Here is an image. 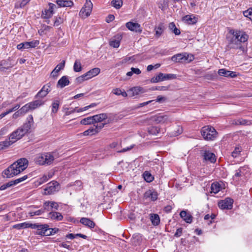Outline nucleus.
Wrapping results in <instances>:
<instances>
[{"instance_id": "nucleus-38", "label": "nucleus", "mask_w": 252, "mask_h": 252, "mask_svg": "<svg viewBox=\"0 0 252 252\" xmlns=\"http://www.w3.org/2000/svg\"><path fill=\"white\" fill-rule=\"evenodd\" d=\"M211 192L215 194L218 193L220 189V186L218 183H213L211 185Z\"/></svg>"}, {"instance_id": "nucleus-27", "label": "nucleus", "mask_w": 252, "mask_h": 252, "mask_svg": "<svg viewBox=\"0 0 252 252\" xmlns=\"http://www.w3.org/2000/svg\"><path fill=\"white\" fill-rule=\"evenodd\" d=\"M148 132L149 134L152 135L157 136L161 132L159 127L157 126H150L148 127Z\"/></svg>"}, {"instance_id": "nucleus-17", "label": "nucleus", "mask_w": 252, "mask_h": 252, "mask_svg": "<svg viewBox=\"0 0 252 252\" xmlns=\"http://www.w3.org/2000/svg\"><path fill=\"white\" fill-rule=\"evenodd\" d=\"M218 73L219 75L226 77L234 78L237 75L236 72L227 70L225 68L219 69Z\"/></svg>"}, {"instance_id": "nucleus-58", "label": "nucleus", "mask_w": 252, "mask_h": 252, "mask_svg": "<svg viewBox=\"0 0 252 252\" xmlns=\"http://www.w3.org/2000/svg\"><path fill=\"white\" fill-rule=\"evenodd\" d=\"M63 23V19L61 17H56V20L54 22V26H58L60 25H61L62 23Z\"/></svg>"}, {"instance_id": "nucleus-60", "label": "nucleus", "mask_w": 252, "mask_h": 252, "mask_svg": "<svg viewBox=\"0 0 252 252\" xmlns=\"http://www.w3.org/2000/svg\"><path fill=\"white\" fill-rule=\"evenodd\" d=\"M182 233L183 228L182 227H180L177 229L176 232L174 234V237L177 238L179 237L182 235Z\"/></svg>"}, {"instance_id": "nucleus-16", "label": "nucleus", "mask_w": 252, "mask_h": 252, "mask_svg": "<svg viewBox=\"0 0 252 252\" xmlns=\"http://www.w3.org/2000/svg\"><path fill=\"white\" fill-rule=\"evenodd\" d=\"M126 27L130 31L137 32H141L142 29L140 25L137 23L128 22L126 23Z\"/></svg>"}, {"instance_id": "nucleus-24", "label": "nucleus", "mask_w": 252, "mask_h": 252, "mask_svg": "<svg viewBox=\"0 0 252 252\" xmlns=\"http://www.w3.org/2000/svg\"><path fill=\"white\" fill-rule=\"evenodd\" d=\"M55 153H45L44 155V164L50 165L55 159Z\"/></svg>"}, {"instance_id": "nucleus-54", "label": "nucleus", "mask_w": 252, "mask_h": 252, "mask_svg": "<svg viewBox=\"0 0 252 252\" xmlns=\"http://www.w3.org/2000/svg\"><path fill=\"white\" fill-rule=\"evenodd\" d=\"M241 149L239 147H236L234 151L231 153V156L234 158H237L241 153Z\"/></svg>"}, {"instance_id": "nucleus-5", "label": "nucleus", "mask_w": 252, "mask_h": 252, "mask_svg": "<svg viewBox=\"0 0 252 252\" xmlns=\"http://www.w3.org/2000/svg\"><path fill=\"white\" fill-rule=\"evenodd\" d=\"M192 54L187 53L177 54L171 57V61L175 63H189L194 60Z\"/></svg>"}, {"instance_id": "nucleus-48", "label": "nucleus", "mask_w": 252, "mask_h": 252, "mask_svg": "<svg viewBox=\"0 0 252 252\" xmlns=\"http://www.w3.org/2000/svg\"><path fill=\"white\" fill-rule=\"evenodd\" d=\"M20 111L21 114L22 115H24L27 113L30 110H31L30 105L28 104V103L25 104L24 106L22 107V108L19 110Z\"/></svg>"}, {"instance_id": "nucleus-1", "label": "nucleus", "mask_w": 252, "mask_h": 252, "mask_svg": "<svg viewBox=\"0 0 252 252\" xmlns=\"http://www.w3.org/2000/svg\"><path fill=\"white\" fill-rule=\"evenodd\" d=\"M28 165V160L26 158H20L3 170L2 176L3 178H12L25 170Z\"/></svg>"}, {"instance_id": "nucleus-55", "label": "nucleus", "mask_w": 252, "mask_h": 252, "mask_svg": "<svg viewBox=\"0 0 252 252\" xmlns=\"http://www.w3.org/2000/svg\"><path fill=\"white\" fill-rule=\"evenodd\" d=\"M49 203V205H50V209L51 210L55 209L56 210H58L59 209V205L57 202L55 201H48Z\"/></svg>"}, {"instance_id": "nucleus-42", "label": "nucleus", "mask_w": 252, "mask_h": 252, "mask_svg": "<svg viewBox=\"0 0 252 252\" xmlns=\"http://www.w3.org/2000/svg\"><path fill=\"white\" fill-rule=\"evenodd\" d=\"M164 27L162 24H160L158 25V27L155 28L156 31V36L158 37H159L162 33L163 32Z\"/></svg>"}, {"instance_id": "nucleus-30", "label": "nucleus", "mask_w": 252, "mask_h": 252, "mask_svg": "<svg viewBox=\"0 0 252 252\" xmlns=\"http://www.w3.org/2000/svg\"><path fill=\"white\" fill-rule=\"evenodd\" d=\"M100 72V69L99 68L95 67L90 70L85 74L87 76V78L89 79L98 75Z\"/></svg>"}, {"instance_id": "nucleus-13", "label": "nucleus", "mask_w": 252, "mask_h": 252, "mask_svg": "<svg viewBox=\"0 0 252 252\" xmlns=\"http://www.w3.org/2000/svg\"><path fill=\"white\" fill-rule=\"evenodd\" d=\"M233 202L232 198L227 197L224 200L220 201L218 202V206L221 209L230 210L232 208Z\"/></svg>"}, {"instance_id": "nucleus-37", "label": "nucleus", "mask_w": 252, "mask_h": 252, "mask_svg": "<svg viewBox=\"0 0 252 252\" xmlns=\"http://www.w3.org/2000/svg\"><path fill=\"white\" fill-rule=\"evenodd\" d=\"M60 106V101L58 100H54L51 105V108H52V113H56L59 108Z\"/></svg>"}, {"instance_id": "nucleus-61", "label": "nucleus", "mask_w": 252, "mask_h": 252, "mask_svg": "<svg viewBox=\"0 0 252 252\" xmlns=\"http://www.w3.org/2000/svg\"><path fill=\"white\" fill-rule=\"evenodd\" d=\"M59 228H49V233H51V234H49V236H50V235H54L56 233H57L58 231H59Z\"/></svg>"}, {"instance_id": "nucleus-23", "label": "nucleus", "mask_w": 252, "mask_h": 252, "mask_svg": "<svg viewBox=\"0 0 252 252\" xmlns=\"http://www.w3.org/2000/svg\"><path fill=\"white\" fill-rule=\"evenodd\" d=\"M122 39V36L118 34L115 36L114 38L110 41V45L114 48H118L120 44V41Z\"/></svg>"}, {"instance_id": "nucleus-9", "label": "nucleus", "mask_w": 252, "mask_h": 252, "mask_svg": "<svg viewBox=\"0 0 252 252\" xmlns=\"http://www.w3.org/2000/svg\"><path fill=\"white\" fill-rule=\"evenodd\" d=\"M16 64L11 58L1 60L0 61V71L5 72L6 70H9Z\"/></svg>"}, {"instance_id": "nucleus-43", "label": "nucleus", "mask_w": 252, "mask_h": 252, "mask_svg": "<svg viewBox=\"0 0 252 252\" xmlns=\"http://www.w3.org/2000/svg\"><path fill=\"white\" fill-rule=\"evenodd\" d=\"M111 5L116 9H119L122 6L123 1L122 0H112Z\"/></svg>"}, {"instance_id": "nucleus-31", "label": "nucleus", "mask_w": 252, "mask_h": 252, "mask_svg": "<svg viewBox=\"0 0 252 252\" xmlns=\"http://www.w3.org/2000/svg\"><path fill=\"white\" fill-rule=\"evenodd\" d=\"M93 118L94 123L101 122L107 118V115L106 113H101L95 115L92 117Z\"/></svg>"}, {"instance_id": "nucleus-29", "label": "nucleus", "mask_w": 252, "mask_h": 252, "mask_svg": "<svg viewBox=\"0 0 252 252\" xmlns=\"http://www.w3.org/2000/svg\"><path fill=\"white\" fill-rule=\"evenodd\" d=\"M57 4L60 7H71L73 5V2L70 0H57Z\"/></svg>"}, {"instance_id": "nucleus-2", "label": "nucleus", "mask_w": 252, "mask_h": 252, "mask_svg": "<svg viewBox=\"0 0 252 252\" xmlns=\"http://www.w3.org/2000/svg\"><path fill=\"white\" fill-rule=\"evenodd\" d=\"M249 36L247 34H244L240 38V40H238V36L231 37H228V44L227 46L228 50L231 49H240L243 50L244 47L242 46V43H244L248 40Z\"/></svg>"}, {"instance_id": "nucleus-12", "label": "nucleus", "mask_w": 252, "mask_h": 252, "mask_svg": "<svg viewBox=\"0 0 252 252\" xmlns=\"http://www.w3.org/2000/svg\"><path fill=\"white\" fill-rule=\"evenodd\" d=\"M93 7V4L91 1L89 2L87 0V1L84 5V7L81 9L79 14L84 18L88 17L92 11Z\"/></svg>"}, {"instance_id": "nucleus-11", "label": "nucleus", "mask_w": 252, "mask_h": 252, "mask_svg": "<svg viewBox=\"0 0 252 252\" xmlns=\"http://www.w3.org/2000/svg\"><path fill=\"white\" fill-rule=\"evenodd\" d=\"M28 178L27 175H25L22 177L19 178L14 180L11 181L8 183L4 184L2 185L0 187V190H3L7 189L8 188H10L13 186H15L17 185L18 184L26 180Z\"/></svg>"}, {"instance_id": "nucleus-34", "label": "nucleus", "mask_w": 252, "mask_h": 252, "mask_svg": "<svg viewBox=\"0 0 252 252\" xmlns=\"http://www.w3.org/2000/svg\"><path fill=\"white\" fill-rule=\"evenodd\" d=\"M35 162L38 165H43L44 164V155L41 154L38 155L34 158Z\"/></svg>"}, {"instance_id": "nucleus-51", "label": "nucleus", "mask_w": 252, "mask_h": 252, "mask_svg": "<svg viewBox=\"0 0 252 252\" xmlns=\"http://www.w3.org/2000/svg\"><path fill=\"white\" fill-rule=\"evenodd\" d=\"M88 79H89L88 78H87V76H86V74L85 73L84 74L77 77L75 79V82L78 84H80V83H82L83 81H84L85 80H87Z\"/></svg>"}, {"instance_id": "nucleus-10", "label": "nucleus", "mask_w": 252, "mask_h": 252, "mask_svg": "<svg viewBox=\"0 0 252 252\" xmlns=\"http://www.w3.org/2000/svg\"><path fill=\"white\" fill-rule=\"evenodd\" d=\"M25 134L24 132H23L21 129L18 128L16 130L12 132L10 134L9 139L6 140L8 142H9V145H11L17 141L22 138Z\"/></svg>"}, {"instance_id": "nucleus-56", "label": "nucleus", "mask_w": 252, "mask_h": 252, "mask_svg": "<svg viewBox=\"0 0 252 252\" xmlns=\"http://www.w3.org/2000/svg\"><path fill=\"white\" fill-rule=\"evenodd\" d=\"M49 204L48 201H46L44 202L42 208V210H43V211L44 213L46 212H49L51 210V209H50V205Z\"/></svg>"}, {"instance_id": "nucleus-62", "label": "nucleus", "mask_w": 252, "mask_h": 252, "mask_svg": "<svg viewBox=\"0 0 252 252\" xmlns=\"http://www.w3.org/2000/svg\"><path fill=\"white\" fill-rule=\"evenodd\" d=\"M66 243H69V241H67L66 242H63L59 244L60 247H63L65 249H67L68 250L71 249V246L69 245H67Z\"/></svg>"}, {"instance_id": "nucleus-39", "label": "nucleus", "mask_w": 252, "mask_h": 252, "mask_svg": "<svg viewBox=\"0 0 252 252\" xmlns=\"http://www.w3.org/2000/svg\"><path fill=\"white\" fill-rule=\"evenodd\" d=\"M169 28L176 35H178L181 33L180 30L176 27L175 23L173 22L169 24Z\"/></svg>"}, {"instance_id": "nucleus-50", "label": "nucleus", "mask_w": 252, "mask_h": 252, "mask_svg": "<svg viewBox=\"0 0 252 252\" xmlns=\"http://www.w3.org/2000/svg\"><path fill=\"white\" fill-rule=\"evenodd\" d=\"M53 85V82H49L48 83H47L46 84L44 85L42 87V89H43V90H44L45 92L49 93L52 90L51 87Z\"/></svg>"}, {"instance_id": "nucleus-57", "label": "nucleus", "mask_w": 252, "mask_h": 252, "mask_svg": "<svg viewBox=\"0 0 252 252\" xmlns=\"http://www.w3.org/2000/svg\"><path fill=\"white\" fill-rule=\"evenodd\" d=\"M29 43L31 48H35L39 44V41L38 40H34L31 41H29Z\"/></svg>"}, {"instance_id": "nucleus-18", "label": "nucleus", "mask_w": 252, "mask_h": 252, "mask_svg": "<svg viewBox=\"0 0 252 252\" xmlns=\"http://www.w3.org/2000/svg\"><path fill=\"white\" fill-rule=\"evenodd\" d=\"M182 20L189 25H194L197 22L198 18L194 15H187L182 18Z\"/></svg>"}, {"instance_id": "nucleus-49", "label": "nucleus", "mask_w": 252, "mask_h": 252, "mask_svg": "<svg viewBox=\"0 0 252 252\" xmlns=\"http://www.w3.org/2000/svg\"><path fill=\"white\" fill-rule=\"evenodd\" d=\"M158 123H165L168 121V117L166 115L159 116L156 120Z\"/></svg>"}, {"instance_id": "nucleus-8", "label": "nucleus", "mask_w": 252, "mask_h": 252, "mask_svg": "<svg viewBox=\"0 0 252 252\" xmlns=\"http://www.w3.org/2000/svg\"><path fill=\"white\" fill-rule=\"evenodd\" d=\"M200 154L203 158V162L214 163L216 161V156L211 151L202 150L200 151Z\"/></svg>"}, {"instance_id": "nucleus-52", "label": "nucleus", "mask_w": 252, "mask_h": 252, "mask_svg": "<svg viewBox=\"0 0 252 252\" xmlns=\"http://www.w3.org/2000/svg\"><path fill=\"white\" fill-rule=\"evenodd\" d=\"M243 15L252 21V8H250L248 10L243 11Z\"/></svg>"}, {"instance_id": "nucleus-14", "label": "nucleus", "mask_w": 252, "mask_h": 252, "mask_svg": "<svg viewBox=\"0 0 252 252\" xmlns=\"http://www.w3.org/2000/svg\"><path fill=\"white\" fill-rule=\"evenodd\" d=\"M33 117L32 115H30L27 118L26 122L22 126L19 128L21 129L25 134H26L31 129L32 126L33 125Z\"/></svg>"}, {"instance_id": "nucleus-15", "label": "nucleus", "mask_w": 252, "mask_h": 252, "mask_svg": "<svg viewBox=\"0 0 252 252\" xmlns=\"http://www.w3.org/2000/svg\"><path fill=\"white\" fill-rule=\"evenodd\" d=\"M65 63V61L63 60L60 63L58 64L51 72L50 76L56 78L58 76L59 71L64 68Z\"/></svg>"}, {"instance_id": "nucleus-47", "label": "nucleus", "mask_w": 252, "mask_h": 252, "mask_svg": "<svg viewBox=\"0 0 252 252\" xmlns=\"http://www.w3.org/2000/svg\"><path fill=\"white\" fill-rule=\"evenodd\" d=\"M53 15V13L49 10H48L47 9H44V10L42 12V17L44 19H49Z\"/></svg>"}, {"instance_id": "nucleus-19", "label": "nucleus", "mask_w": 252, "mask_h": 252, "mask_svg": "<svg viewBox=\"0 0 252 252\" xmlns=\"http://www.w3.org/2000/svg\"><path fill=\"white\" fill-rule=\"evenodd\" d=\"M231 124L233 125L248 126L252 124V121L243 118H239L231 120Z\"/></svg>"}, {"instance_id": "nucleus-6", "label": "nucleus", "mask_w": 252, "mask_h": 252, "mask_svg": "<svg viewBox=\"0 0 252 252\" xmlns=\"http://www.w3.org/2000/svg\"><path fill=\"white\" fill-rule=\"evenodd\" d=\"M176 78V75L174 74H164L160 72L157 75L152 77L150 82L156 83L164 80H171Z\"/></svg>"}, {"instance_id": "nucleus-22", "label": "nucleus", "mask_w": 252, "mask_h": 252, "mask_svg": "<svg viewBox=\"0 0 252 252\" xmlns=\"http://www.w3.org/2000/svg\"><path fill=\"white\" fill-rule=\"evenodd\" d=\"M37 100L28 103L30 105L31 110H33L44 104V101L42 99L37 98Z\"/></svg>"}, {"instance_id": "nucleus-20", "label": "nucleus", "mask_w": 252, "mask_h": 252, "mask_svg": "<svg viewBox=\"0 0 252 252\" xmlns=\"http://www.w3.org/2000/svg\"><path fill=\"white\" fill-rule=\"evenodd\" d=\"M48 218L52 220L60 221L63 220V216L62 214L58 212L51 211L48 214Z\"/></svg>"}, {"instance_id": "nucleus-41", "label": "nucleus", "mask_w": 252, "mask_h": 252, "mask_svg": "<svg viewBox=\"0 0 252 252\" xmlns=\"http://www.w3.org/2000/svg\"><path fill=\"white\" fill-rule=\"evenodd\" d=\"M92 116L88 117L87 118H85L83 119L80 121V124L83 125H90L92 124H94V122L93 120V118H92Z\"/></svg>"}, {"instance_id": "nucleus-63", "label": "nucleus", "mask_w": 252, "mask_h": 252, "mask_svg": "<svg viewBox=\"0 0 252 252\" xmlns=\"http://www.w3.org/2000/svg\"><path fill=\"white\" fill-rule=\"evenodd\" d=\"M76 107L74 108H67V111L65 112L66 115H69L72 113H74L76 112Z\"/></svg>"}, {"instance_id": "nucleus-32", "label": "nucleus", "mask_w": 252, "mask_h": 252, "mask_svg": "<svg viewBox=\"0 0 252 252\" xmlns=\"http://www.w3.org/2000/svg\"><path fill=\"white\" fill-rule=\"evenodd\" d=\"M150 219L151 221L152 224L154 226H157L160 223L159 217L157 214H150Z\"/></svg>"}, {"instance_id": "nucleus-7", "label": "nucleus", "mask_w": 252, "mask_h": 252, "mask_svg": "<svg viewBox=\"0 0 252 252\" xmlns=\"http://www.w3.org/2000/svg\"><path fill=\"white\" fill-rule=\"evenodd\" d=\"M60 184L56 181H52L47 184L44 189V194L50 195L55 193L60 190Z\"/></svg>"}, {"instance_id": "nucleus-59", "label": "nucleus", "mask_w": 252, "mask_h": 252, "mask_svg": "<svg viewBox=\"0 0 252 252\" xmlns=\"http://www.w3.org/2000/svg\"><path fill=\"white\" fill-rule=\"evenodd\" d=\"M49 180V178H47V175H44L42 177L39 179V184H42L44 183L47 182Z\"/></svg>"}, {"instance_id": "nucleus-45", "label": "nucleus", "mask_w": 252, "mask_h": 252, "mask_svg": "<svg viewBox=\"0 0 252 252\" xmlns=\"http://www.w3.org/2000/svg\"><path fill=\"white\" fill-rule=\"evenodd\" d=\"M230 33L232 34L233 36H238V40H240V38H241V36L243 35L244 34H246L245 32H243L240 31H234V30H231L230 31Z\"/></svg>"}, {"instance_id": "nucleus-28", "label": "nucleus", "mask_w": 252, "mask_h": 252, "mask_svg": "<svg viewBox=\"0 0 252 252\" xmlns=\"http://www.w3.org/2000/svg\"><path fill=\"white\" fill-rule=\"evenodd\" d=\"M98 133V126L94 125L88 129L83 132L84 136L93 135Z\"/></svg>"}, {"instance_id": "nucleus-46", "label": "nucleus", "mask_w": 252, "mask_h": 252, "mask_svg": "<svg viewBox=\"0 0 252 252\" xmlns=\"http://www.w3.org/2000/svg\"><path fill=\"white\" fill-rule=\"evenodd\" d=\"M73 69L75 72H78L82 70V66L80 62L78 60H76L74 62L73 65Z\"/></svg>"}, {"instance_id": "nucleus-64", "label": "nucleus", "mask_w": 252, "mask_h": 252, "mask_svg": "<svg viewBox=\"0 0 252 252\" xmlns=\"http://www.w3.org/2000/svg\"><path fill=\"white\" fill-rule=\"evenodd\" d=\"M158 193L156 191H152L150 198L152 201H155L158 198Z\"/></svg>"}, {"instance_id": "nucleus-21", "label": "nucleus", "mask_w": 252, "mask_h": 252, "mask_svg": "<svg viewBox=\"0 0 252 252\" xmlns=\"http://www.w3.org/2000/svg\"><path fill=\"white\" fill-rule=\"evenodd\" d=\"M70 81L68 77L67 76H63L58 81L57 87L62 89L68 85Z\"/></svg>"}, {"instance_id": "nucleus-53", "label": "nucleus", "mask_w": 252, "mask_h": 252, "mask_svg": "<svg viewBox=\"0 0 252 252\" xmlns=\"http://www.w3.org/2000/svg\"><path fill=\"white\" fill-rule=\"evenodd\" d=\"M10 146L9 142H8L7 140H5L4 141L0 142V150L6 149Z\"/></svg>"}, {"instance_id": "nucleus-44", "label": "nucleus", "mask_w": 252, "mask_h": 252, "mask_svg": "<svg viewBox=\"0 0 252 252\" xmlns=\"http://www.w3.org/2000/svg\"><path fill=\"white\" fill-rule=\"evenodd\" d=\"M48 94V93L45 92L44 90H43V89L41 88V89L35 95L34 98L40 99V98H42L45 97Z\"/></svg>"}, {"instance_id": "nucleus-3", "label": "nucleus", "mask_w": 252, "mask_h": 252, "mask_svg": "<svg viewBox=\"0 0 252 252\" xmlns=\"http://www.w3.org/2000/svg\"><path fill=\"white\" fill-rule=\"evenodd\" d=\"M201 133L205 140H214L217 137V132L216 129L210 126H203L201 130Z\"/></svg>"}, {"instance_id": "nucleus-26", "label": "nucleus", "mask_w": 252, "mask_h": 252, "mask_svg": "<svg viewBox=\"0 0 252 252\" xmlns=\"http://www.w3.org/2000/svg\"><path fill=\"white\" fill-rule=\"evenodd\" d=\"M80 222L83 225L90 228H93L95 226V223L91 219L87 218H82L80 220Z\"/></svg>"}, {"instance_id": "nucleus-35", "label": "nucleus", "mask_w": 252, "mask_h": 252, "mask_svg": "<svg viewBox=\"0 0 252 252\" xmlns=\"http://www.w3.org/2000/svg\"><path fill=\"white\" fill-rule=\"evenodd\" d=\"M112 93L116 95H121L124 97H126L127 96V94L124 90L122 91L120 88H115L112 91Z\"/></svg>"}, {"instance_id": "nucleus-40", "label": "nucleus", "mask_w": 252, "mask_h": 252, "mask_svg": "<svg viewBox=\"0 0 252 252\" xmlns=\"http://www.w3.org/2000/svg\"><path fill=\"white\" fill-rule=\"evenodd\" d=\"M29 44V42L28 41L23 42L18 44L17 45V49L21 51H23L25 49H30L31 48V47Z\"/></svg>"}, {"instance_id": "nucleus-33", "label": "nucleus", "mask_w": 252, "mask_h": 252, "mask_svg": "<svg viewBox=\"0 0 252 252\" xmlns=\"http://www.w3.org/2000/svg\"><path fill=\"white\" fill-rule=\"evenodd\" d=\"M32 225V223H29L27 222H23L21 223H18L16 224H15L13 226V227L14 228L17 229H21L23 228H31V225Z\"/></svg>"}, {"instance_id": "nucleus-36", "label": "nucleus", "mask_w": 252, "mask_h": 252, "mask_svg": "<svg viewBox=\"0 0 252 252\" xmlns=\"http://www.w3.org/2000/svg\"><path fill=\"white\" fill-rule=\"evenodd\" d=\"M143 177L144 180L148 183L152 182L154 179V176L147 171H146L143 173Z\"/></svg>"}, {"instance_id": "nucleus-25", "label": "nucleus", "mask_w": 252, "mask_h": 252, "mask_svg": "<svg viewBox=\"0 0 252 252\" xmlns=\"http://www.w3.org/2000/svg\"><path fill=\"white\" fill-rule=\"evenodd\" d=\"M180 216L187 223H191L192 217L190 214L187 213L186 211H182L180 213Z\"/></svg>"}, {"instance_id": "nucleus-4", "label": "nucleus", "mask_w": 252, "mask_h": 252, "mask_svg": "<svg viewBox=\"0 0 252 252\" xmlns=\"http://www.w3.org/2000/svg\"><path fill=\"white\" fill-rule=\"evenodd\" d=\"M32 229H35L34 234L42 236H48L49 226L47 224L32 223Z\"/></svg>"}]
</instances>
